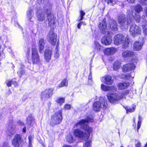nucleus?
Segmentation results:
<instances>
[{
    "label": "nucleus",
    "mask_w": 147,
    "mask_h": 147,
    "mask_svg": "<svg viewBox=\"0 0 147 147\" xmlns=\"http://www.w3.org/2000/svg\"><path fill=\"white\" fill-rule=\"evenodd\" d=\"M129 86L128 83L120 82L118 84L117 87L119 89L122 90L126 88Z\"/></svg>",
    "instance_id": "22"
},
{
    "label": "nucleus",
    "mask_w": 147,
    "mask_h": 147,
    "mask_svg": "<svg viewBox=\"0 0 147 147\" xmlns=\"http://www.w3.org/2000/svg\"><path fill=\"white\" fill-rule=\"evenodd\" d=\"M28 50L26 56L28 62L30 63H32L33 64L39 63L40 62V58L36 48L34 47H32L31 58L29 56L30 54V49L28 48Z\"/></svg>",
    "instance_id": "3"
},
{
    "label": "nucleus",
    "mask_w": 147,
    "mask_h": 147,
    "mask_svg": "<svg viewBox=\"0 0 147 147\" xmlns=\"http://www.w3.org/2000/svg\"><path fill=\"white\" fill-rule=\"evenodd\" d=\"M71 106L70 105L66 104L64 106V108L65 109H69L71 108Z\"/></svg>",
    "instance_id": "47"
},
{
    "label": "nucleus",
    "mask_w": 147,
    "mask_h": 147,
    "mask_svg": "<svg viewBox=\"0 0 147 147\" xmlns=\"http://www.w3.org/2000/svg\"><path fill=\"white\" fill-rule=\"evenodd\" d=\"M3 147H8V146H7L6 143H4L3 145Z\"/></svg>",
    "instance_id": "57"
},
{
    "label": "nucleus",
    "mask_w": 147,
    "mask_h": 147,
    "mask_svg": "<svg viewBox=\"0 0 147 147\" xmlns=\"http://www.w3.org/2000/svg\"><path fill=\"white\" fill-rule=\"evenodd\" d=\"M22 130H23V132L25 133L26 132V127H24L23 129Z\"/></svg>",
    "instance_id": "53"
},
{
    "label": "nucleus",
    "mask_w": 147,
    "mask_h": 147,
    "mask_svg": "<svg viewBox=\"0 0 147 147\" xmlns=\"http://www.w3.org/2000/svg\"><path fill=\"white\" fill-rule=\"evenodd\" d=\"M141 121H138V125H137V130H138L140 129L141 125Z\"/></svg>",
    "instance_id": "48"
},
{
    "label": "nucleus",
    "mask_w": 147,
    "mask_h": 147,
    "mask_svg": "<svg viewBox=\"0 0 147 147\" xmlns=\"http://www.w3.org/2000/svg\"><path fill=\"white\" fill-rule=\"evenodd\" d=\"M45 14L44 13H38V19L40 21L43 20L45 19Z\"/></svg>",
    "instance_id": "28"
},
{
    "label": "nucleus",
    "mask_w": 147,
    "mask_h": 147,
    "mask_svg": "<svg viewBox=\"0 0 147 147\" xmlns=\"http://www.w3.org/2000/svg\"><path fill=\"white\" fill-rule=\"evenodd\" d=\"M25 74V71L24 67H21L18 72V74L19 77H21Z\"/></svg>",
    "instance_id": "31"
},
{
    "label": "nucleus",
    "mask_w": 147,
    "mask_h": 147,
    "mask_svg": "<svg viewBox=\"0 0 147 147\" xmlns=\"http://www.w3.org/2000/svg\"><path fill=\"white\" fill-rule=\"evenodd\" d=\"M121 62L117 60L114 63L113 65V68L114 70H117L121 66Z\"/></svg>",
    "instance_id": "25"
},
{
    "label": "nucleus",
    "mask_w": 147,
    "mask_h": 147,
    "mask_svg": "<svg viewBox=\"0 0 147 147\" xmlns=\"http://www.w3.org/2000/svg\"><path fill=\"white\" fill-rule=\"evenodd\" d=\"M47 18L49 22V24L50 23L51 24L52 23H53L54 22V16L53 14L50 13L48 14Z\"/></svg>",
    "instance_id": "29"
},
{
    "label": "nucleus",
    "mask_w": 147,
    "mask_h": 147,
    "mask_svg": "<svg viewBox=\"0 0 147 147\" xmlns=\"http://www.w3.org/2000/svg\"><path fill=\"white\" fill-rule=\"evenodd\" d=\"M63 147H71V146L68 145H64Z\"/></svg>",
    "instance_id": "58"
},
{
    "label": "nucleus",
    "mask_w": 147,
    "mask_h": 147,
    "mask_svg": "<svg viewBox=\"0 0 147 147\" xmlns=\"http://www.w3.org/2000/svg\"><path fill=\"white\" fill-rule=\"evenodd\" d=\"M91 141L90 140H87L86 142L84 144V147H89Z\"/></svg>",
    "instance_id": "38"
},
{
    "label": "nucleus",
    "mask_w": 147,
    "mask_h": 147,
    "mask_svg": "<svg viewBox=\"0 0 147 147\" xmlns=\"http://www.w3.org/2000/svg\"><path fill=\"white\" fill-rule=\"evenodd\" d=\"M83 24L84 25H86V24L85 22H83V21L80 22L79 23H78V26H77L78 28L80 29V27H81V25H82Z\"/></svg>",
    "instance_id": "45"
},
{
    "label": "nucleus",
    "mask_w": 147,
    "mask_h": 147,
    "mask_svg": "<svg viewBox=\"0 0 147 147\" xmlns=\"http://www.w3.org/2000/svg\"><path fill=\"white\" fill-rule=\"evenodd\" d=\"M22 140L20 136L16 135L13 138L12 141V144L15 147H19L21 144Z\"/></svg>",
    "instance_id": "14"
},
{
    "label": "nucleus",
    "mask_w": 147,
    "mask_h": 147,
    "mask_svg": "<svg viewBox=\"0 0 147 147\" xmlns=\"http://www.w3.org/2000/svg\"><path fill=\"white\" fill-rule=\"evenodd\" d=\"M142 27L143 32L145 35V37L147 38V26L146 25H143Z\"/></svg>",
    "instance_id": "36"
},
{
    "label": "nucleus",
    "mask_w": 147,
    "mask_h": 147,
    "mask_svg": "<svg viewBox=\"0 0 147 147\" xmlns=\"http://www.w3.org/2000/svg\"><path fill=\"white\" fill-rule=\"evenodd\" d=\"M53 89L48 88L42 92L41 94L40 98L42 100H45L51 97L53 94Z\"/></svg>",
    "instance_id": "9"
},
{
    "label": "nucleus",
    "mask_w": 147,
    "mask_h": 147,
    "mask_svg": "<svg viewBox=\"0 0 147 147\" xmlns=\"http://www.w3.org/2000/svg\"><path fill=\"white\" fill-rule=\"evenodd\" d=\"M62 119V111H59L52 116L50 124L51 126L59 124Z\"/></svg>",
    "instance_id": "7"
},
{
    "label": "nucleus",
    "mask_w": 147,
    "mask_h": 147,
    "mask_svg": "<svg viewBox=\"0 0 147 147\" xmlns=\"http://www.w3.org/2000/svg\"><path fill=\"white\" fill-rule=\"evenodd\" d=\"M43 0H37V3L40 4H42L44 3Z\"/></svg>",
    "instance_id": "49"
},
{
    "label": "nucleus",
    "mask_w": 147,
    "mask_h": 147,
    "mask_svg": "<svg viewBox=\"0 0 147 147\" xmlns=\"http://www.w3.org/2000/svg\"><path fill=\"white\" fill-rule=\"evenodd\" d=\"M145 13L146 16L147 17V7H146L145 11Z\"/></svg>",
    "instance_id": "56"
},
{
    "label": "nucleus",
    "mask_w": 147,
    "mask_h": 147,
    "mask_svg": "<svg viewBox=\"0 0 147 147\" xmlns=\"http://www.w3.org/2000/svg\"><path fill=\"white\" fill-rule=\"evenodd\" d=\"M134 122L135 121V119H134Z\"/></svg>",
    "instance_id": "63"
},
{
    "label": "nucleus",
    "mask_w": 147,
    "mask_h": 147,
    "mask_svg": "<svg viewBox=\"0 0 147 147\" xmlns=\"http://www.w3.org/2000/svg\"><path fill=\"white\" fill-rule=\"evenodd\" d=\"M67 140L69 143H71L74 141L75 139L72 137V135L70 134L67 135Z\"/></svg>",
    "instance_id": "30"
},
{
    "label": "nucleus",
    "mask_w": 147,
    "mask_h": 147,
    "mask_svg": "<svg viewBox=\"0 0 147 147\" xmlns=\"http://www.w3.org/2000/svg\"><path fill=\"white\" fill-rule=\"evenodd\" d=\"M131 9L132 10L134 9L136 12L135 13H139L142 11V8L141 5L139 4L136 5L135 6H131Z\"/></svg>",
    "instance_id": "20"
},
{
    "label": "nucleus",
    "mask_w": 147,
    "mask_h": 147,
    "mask_svg": "<svg viewBox=\"0 0 147 147\" xmlns=\"http://www.w3.org/2000/svg\"><path fill=\"white\" fill-rule=\"evenodd\" d=\"M5 83L8 87H9V80H8L6 81Z\"/></svg>",
    "instance_id": "52"
},
{
    "label": "nucleus",
    "mask_w": 147,
    "mask_h": 147,
    "mask_svg": "<svg viewBox=\"0 0 147 147\" xmlns=\"http://www.w3.org/2000/svg\"><path fill=\"white\" fill-rule=\"evenodd\" d=\"M45 45V42L43 38H41L39 40V52L40 53H41L42 51L44 49V45Z\"/></svg>",
    "instance_id": "24"
},
{
    "label": "nucleus",
    "mask_w": 147,
    "mask_h": 147,
    "mask_svg": "<svg viewBox=\"0 0 147 147\" xmlns=\"http://www.w3.org/2000/svg\"><path fill=\"white\" fill-rule=\"evenodd\" d=\"M85 15V13L83 10H81L80 11V17L77 20L78 21H80L82 20L83 19V16Z\"/></svg>",
    "instance_id": "35"
},
{
    "label": "nucleus",
    "mask_w": 147,
    "mask_h": 147,
    "mask_svg": "<svg viewBox=\"0 0 147 147\" xmlns=\"http://www.w3.org/2000/svg\"><path fill=\"white\" fill-rule=\"evenodd\" d=\"M12 84H13L15 87H16L18 86V83L16 81L13 80L10 81V86Z\"/></svg>",
    "instance_id": "39"
},
{
    "label": "nucleus",
    "mask_w": 147,
    "mask_h": 147,
    "mask_svg": "<svg viewBox=\"0 0 147 147\" xmlns=\"http://www.w3.org/2000/svg\"><path fill=\"white\" fill-rule=\"evenodd\" d=\"M113 39L115 44L117 45L123 43V48L127 47L129 44V38L127 37L125 38L124 36L121 34H117L115 35Z\"/></svg>",
    "instance_id": "5"
},
{
    "label": "nucleus",
    "mask_w": 147,
    "mask_h": 147,
    "mask_svg": "<svg viewBox=\"0 0 147 147\" xmlns=\"http://www.w3.org/2000/svg\"><path fill=\"white\" fill-rule=\"evenodd\" d=\"M101 87L102 90L105 91L110 90H112L113 88L115 90L116 89V88L113 86H108L103 84H101Z\"/></svg>",
    "instance_id": "23"
},
{
    "label": "nucleus",
    "mask_w": 147,
    "mask_h": 147,
    "mask_svg": "<svg viewBox=\"0 0 147 147\" xmlns=\"http://www.w3.org/2000/svg\"><path fill=\"white\" fill-rule=\"evenodd\" d=\"M130 77L131 76L129 74H127L125 76V78L127 79H129Z\"/></svg>",
    "instance_id": "50"
},
{
    "label": "nucleus",
    "mask_w": 147,
    "mask_h": 147,
    "mask_svg": "<svg viewBox=\"0 0 147 147\" xmlns=\"http://www.w3.org/2000/svg\"><path fill=\"white\" fill-rule=\"evenodd\" d=\"M117 51L116 48L111 47L105 49L104 50V52L105 55H109L114 54Z\"/></svg>",
    "instance_id": "17"
},
{
    "label": "nucleus",
    "mask_w": 147,
    "mask_h": 147,
    "mask_svg": "<svg viewBox=\"0 0 147 147\" xmlns=\"http://www.w3.org/2000/svg\"><path fill=\"white\" fill-rule=\"evenodd\" d=\"M107 106V100L103 97H100L98 101L95 102L92 106L93 111L98 112L101 109L106 108Z\"/></svg>",
    "instance_id": "4"
},
{
    "label": "nucleus",
    "mask_w": 147,
    "mask_h": 147,
    "mask_svg": "<svg viewBox=\"0 0 147 147\" xmlns=\"http://www.w3.org/2000/svg\"><path fill=\"white\" fill-rule=\"evenodd\" d=\"M145 18V16L144 15H143L142 17V18L144 20Z\"/></svg>",
    "instance_id": "59"
},
{
    "label": "nucleus",
    "mask_w": 147,
    "mask_h": 147,
    "mask_svg": "<svg viewBox=\"0 0 147 147\" xmlns=\"http://www.w3.org/2000/svg\"><path fill=\"white\" fill-rule=\"evenodd\" d=\"M143 43L139 41L135 42L133 44V48L135 51H138L141 49L143 45Z\"/></svg>",
    "instance_id": "19"
},
{
    "label": "nucleus",
    "mask_w": 147,
    "mask_h": 147,
    "mask_svg": "<svg viewBox=\"0 0 147 147\" xmlns=\"http://www.w3.org/2000/svg\"><path fill=\"white\" fill-rule=\"evenodd\" d=\"M91 78H92V77H91V76H90L89 75L88 77V79L91 80Z\"/></svg>",
    "instance_id": "60"
},
{
    "label": "nucleus",
    "mask_w": 147,
    "mask_h": 147,
    "mask_svg": "<svg viewBox=\"0 0 147 147\" xmlns=\"http://www.w3.org/2000/svg\"><path fill=\"white\" fill-rule=\"evenodd\" d=\"M134 53L131 51L126 50L123 52L122 56L124 57H131L134 55Z\"/></svg>",
    "instance_id": "21"
},
{
    "label": "nucleus",
    "mask_w": 147,
    "mask_h": 147,
    "mask_svg": "<svg viewBox=\"0 0 147 147\" xmlns=\"http://www.w3.org/2000/svg\"><path fill=\"white\" fill-rule=\"evenodd\" d=\"M33 136H30L28 137V139L29 140V146L30 147H31L32 145L31 144V142H32V139L33 138Z\"/></svg>",
    "instance_id": "43"
},
{
    "label": "nucleus",
    "mask_w": 147,
    "mask_h": 147,
    "mask_svg": "<svg viewBox=\"0 0 147 147\" xmlns=\"http://www.w3.org/2000/svg\"><path fill=\"white\" fill-rule=\"evenodd\" d=\"M138 121H142V117L139 115L138 117Z\"/></svg>",
    "instance_id": "54"
},
{
    "label": "nucleus",
    "mask_w": 147,
    "mask_h": 147,
    "mask_svg": "<svg viewBox=\"0 0 147 147\" xmlns=\"http://www.w3.org/2000/svg\"><path fill=\"white\" fill-rule=\"evenodd\" d=\"M125 109L127 113H128V112H133L134 110V108H129V109H128L127 107H125Z\"/></svg>",
    "instance_id": "42"
},
{
    "label": "nucleus",
    "mask_w": 147,
    "mask_h": 147,
    "mask_svg": "<svg viewBox=\"0 0 147 147\" xmlns=\"http://www.w3.org/2000/svg\"><path fill=\"white\" fill-rule=\"evenodd\" d=\"M141 28L135 24L131 25L129 30L130 34L133 36H135L141 34L142 33Z\"/></svg>",
    "instance_id": "8"
},
{
    "label": "nucleus",
    "mask_w": 147,
    "mask_h": 147,
    "mask_svg": "<svg viewBox=\"0 0 147 147\" xmlns=\"http://www.w3.org/2000/svg\"><path fill=\"white\" fill-rule=\"evenodd\" d=\"M59 56V54L58 49H57H57L55 50V57L56 58H58Z\"/></svg>",
    "instance_id": "40"
},
{
    "label": "nucleus",
    "mask_w": 147,
    "mask_h": 147,
    "mask_svg": "<svg viewBox=\"0 0 147 147\" xmlns=\"http://www.w3.org/2000/svg\"><path fill=\"white\" fill-rule=\"evenodd\" d=\"M147 147V143L145 145L144 147Z\"/></svg>",
    "instance_id": "61"
},
{
    "label": "nucleus",
    "mask_w": 147,
    "mask_h": 147,
    "mask_svg": "<svg viewBox=\"0 0 147 147\" xmlns=\"http://www.w3.org/2000/svg\"><path fill=\"white\" fill-rule=\"evenodd\" d=\"M108 28H110L112 30L115 31L117 30V24L116 22L113 19H110L108 20Z\"/></svg>",
    "instance_id": "13"
},
{
    "label": "nucleus",
    "mask_w": 147,
    "mask_h": 147,
    "mask_svg": "<svg viewBox=\"0 0 147 147\" xmlns=\"http://www.w3.org/2000/svg\"><path fill=\"white\" fill-rule=\"evenodd\" d=\"M44 11L45 13H48V12L50 11L51 9V5L50 3H49L48 5H46L44 6Z\"/></svg>",
    "instance_id": "33"
},
{
    "label": "nucleus",
    "mask_w": 147,
    "mask_h": 147,
    "mask_svg": "<svg viewBox=\"0 0 147 147\" xmlns=\"http://www.w3.org/2000/svg\"><path fill=\"white\" fill-rule=\"evenodd\" d=\"M102 43L105 45H109L112 42V38L111 36H109L103 37L101 39Z\"/></svg>",
    "instance_id": "16"
},
{
    "label": "nucleus",
    "mask_w": 147,
    "mask_h": 147,
    "mask_svg": "<svg viewBox=\"0 0 147 147\" xmlns=\"http://www.w3.org/2000/svg\"><path fill=\"white\" fill-rule=\"evenodd\" d=\"M52 55V50L51 49H46L44 53V58L47 62H49L51 59Z\"/></svg>",
    "instance_id": "18"
},
{
    "label": "nucleus",
    "mask_w": 147,
    "mask_h": 147,
    "mask_svg": "<svg viewBox=\"0 0 147 147\" xmlns=\"http://www.w3.org/2000/svg\"><path fill=\"white\" fill-rule=\"evenodd\" d=\"M68 84L67 80L66 79H64L58 84L57 88H60L65 86H67Z\"/></svg>",
    "instance_id": "26"
},
{
    "label": "nucleus",
    "mask_w": 147,
    "mask_h": 147,
    "mask_svg": "<svg viewBox=\"0 0 147 147\" xmlns=\"http://www.w3.org/2000/svg\"><path fill=\"white\" fill-rule=\"evenodd\" d=\"M65 100V98H58L56 100L57 102L61 105L64 103Z\"/></svg>",
    "instance_id": "34"
},
{
    "label": "nucleus",
    "mask_w": 147,
    "mask_h": 147,
    "mask_svg": "<svg viewBox=\"0 0 147 147\" xmlns=\"http://www.w3.org/2000/svg\"><path fill=\"white\" fill-rule=\"evenodd\" d=\"M129 92V90H127L124 94L109 93L107 94V96L109 102L113 103L122 99L125 95L128 94Z\"/></svg>",
    "instance_id": "6"
},
{
    "label": "nucleus",
    "mask_w": 147,
    "mask_h": 147,
    "mask_svg": "<svg viewBox=\"0 0 147 147\" xmlns=\"http://www.w3.org/2000/svg\"><path fill=\"white\" fill-rule=\"evenodd\" d=\"M136 60H132L131 63L123 65L122 67V70L124 72H126L132 70H134L135 68L134 63H136Z\"/></svg>",
    "instance_id": "10"
},
{
    "label": "nucleus",
    "mask_w": 147,
    "mask_h": 147,
    "mask_svg": "<svg viewBox=\"0 0 147 147\" xmlns=\"http://www.w3.org/2000/svg\"><path fill=\"white\" fill-rule=\"evenodd\" d=\"M105 1L107 2L108 4H112V5L115 3V2L114 3V1L112 0H105Z\"/></svg>",
    "instance_id": "46"
},
{
    "label": "nucleus",
    "mask_w": 147,
    "mask_h": 147,
    "mask_svg": "<svg viewBox=\"0 0 147 147\" xmlns=\"http://www.w3.org/2000/svg\"><path fill=\"white\" fill-rule=\"evenodd\" d=\"M120 147H123L122 146H121Z\"/></svg>",
    "instance_id": "64"
},
{
    "label": "nucleus",
    "mask_w": 147,
    "mask_h": 147,
    "mask_svg": "<svg viewBox=\"0 0 147 147\" xmlns=\"http://www.w3.org/2000/svg\"><path fill=\"white\" fill-rule=\"evenodd\" d=\"M136 143L135 144L136 147H141V144L140 142L137 140L136 141Z\"/></svg>",
    "instance_id": "44"
},
{
    "label": "nucleus",
    "mask_w": 147,
    "mask_h": 147,
    "mask_svg": "<svg viewBox=\"0 0 147 147\" xmlns=\"http://www.w3.org/2000/svg\"><path fill=\"white\" fill-rule=\"evenodd\" d=\"M57 36L56 34L53 30H51L48 34V39L50 43L53 45H55L57 41Z\"/></svg>",
    "instance_id": "12"
},
{
    "label": "nucleus",
    "mask_w": 147,
    "mask_h": 147,
    "mask_svg": "<svg viewBox=\"0 0 147 147\" xmlns=\"http://www.w3.org/2000/svg\"><path fill=\"white\" fill-rule=\"evenodd\" d=\"M127 1L129 3H134L135 1V0H127Z\"/></svg>",
    "instance_id": "51"
},
{
    "label": "nucleus",
    "mask_w": 147,
    "mask_h": 147,
    "mask_svg": "<svg viewBox=\"0 0 147 147\" xmlns=\"http://www.w3.org/2000/svg\"><path fill=\"white\" fill-rule=\"evenodd\" d=\"M48 106L49 108H50L51 107V103L50 102H49L48 103Z\"/></svg>",
    "instance_id": "55"
},
{
    "label": "nucleus",
    "mask_w": 147,
    "mask_h": 147,
    "mask_svg": "<svg viewBox=\"0 0 147 147\" xmlns=\"http://www.w3.org/2000/svg\"><path fill=\"white\" fill-rule=\"evenodd\" d=\"M27 123L30 125H31L34 122V118L31 115L29 116L27 118Z\"/></svg>",
    "instance_id": "27"
},
{
    "label": "nucleus",
    "mask_w": 147,
    "mask_h": 147,
    "mask_svg": "<svg viewBox=\"0 0 147 147\" xmlns=\"http://www.w3.org/2000/svg\"><path fill=\"white\" fill-rule=\"evenodd\" d=\"M127 17L129 18H128L127 20L125 19V16L124 14L120 15L118 18L119 24L122 28H123V27L125 28L128 27V25L130 24L132 22V17H134L136 22H139L140 21L141 17L139 13H135V14L134 15L133 12L129 10L127 11Z\"/></svg>",
    "instance_id": "2"
},
{
    "label": "nucleus",
    "mask_w": 147,
    "mask_h": 147,
    "mask_svg": "<svg viewBox=\"0 0 147 147\" xmlns=\"http://www.w3.org/2000/svg\"><path fill=\"white\" fill-rule=\"evenodd\" d=\"M33 12L32 10H30L28 11L27 12V16L29 20H30L32 16H33Z\"/></svg>",
    "instance_id": "37"
},
{
    "label": "nucleus",
    "mask_w": 147,
    "mask_h": 147,
    "mask_svg": "<svg viewBox=\"0 0 147 147\" xmlns=\"http://www.w3.org/2000/svg\"><path fill=\"white\" fill-rule=\"evenodd\" d=\"M101 48V45L98 41L94 42V48L97 51H100Z\"/></svg>",
    "instance_id": "32"
},
{
    "label": "nucleus",
    "mask_w": 147,
    "mask_h": 147,
    "mask_svg": "<svg viewBox=\"0 0 147 147\" xmlns=\"http://www.w3.org/2000/svg\"><path fill=\"white\" fill-rule=\"evenodd\" d=\"M102 82L104 83L107 85H111L113 82V80L112 79L111 77L109 76H107L101 79Z\"/></svg>",
    "instance_id": "15"
},
{
    "label": "nucleus",
    "mask_w": 147,
    "mask_h": 147,
    "mask_svg": "<svg viewBox=\"0 0 147 147\" xmlns=\"http://www.w3.org/2000/svg\"><path fill=\"white\" fill-rule=\"evenodd\" d=\"M106 20L104 19L98 25L99 28L102 30V32L105 35L109 34V31L106 24Z\"/></svg>",
    "instance_id": "11"
},
{
    "label": "nucleus",
    "mask_w": 147,
    "mask_h": 147,
    "mask_svg": "<svg viewBox=\"0 0 147 147\" xmlns=\"http://www.w3.org/2000/svg\"><path fill=\"white\" fill-rule=\"evenodd\" d=\"M20 124L21 125H22L24 124L23 123H21Z\"/></svg>",
    "instance_id": "62"
},
{
    "label": "nucleus",
    "mask_w": 147,
    "mask_h": 147,
    "mask_svg": "<svg viewBox=\"0 0 147 147\" xmlns=\"http://www.w3.org/2000/svg\"><path fill=\"white\" fill-rule=\"evenodd\" d=\"M139 2L144 5L147 4V0H139Z\"/></svg>",
    "instance_id": "41"
},
{
    "label": "nucleus",
    "mask_w": 147,
    "mask_h": 147,
    "mask_svg": "<svg viewBox=\"0 0 147 147\" xmlns=\"http://www.w3.org/2000/svg\"><path fill=\"white\" fill-rule=\"evenodd\" d=\"M93 119L88 117L85 119H82L75 124L76 127H81L84 129L86 133L84 134L82 131L79 129H77L74 131V136L83 140L88 139L90 135V133L92 131V129L89 127L87 125L88 122H92Z\"/></svg>",
    "instance_id": "1"
}]
</instances>
